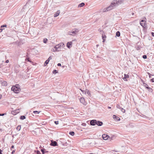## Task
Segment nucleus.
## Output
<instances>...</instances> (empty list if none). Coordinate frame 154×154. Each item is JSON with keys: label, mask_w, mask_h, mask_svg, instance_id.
<instances>
[{"label": "nucleus", "mask_w": 154, "mask_h": 154, "mask_svg": "<svg viewBox=\"0 0 154 154\" xmlns=\"http://www.w3.org/2000/svg\"><path fill=\"white\" fill-rule=\"evenodd\" d=\"M123 0H114L113 1L109 7L103 10V12H105L112 9L119 5L123 3Z\"/></svg>", "instance_id": "nucleus-1"}, {"label": "nucleus", "mask_w": 154, "mask_h": 154, "mask_svg": "<svg viewBox=\"0 0 154 154\" xmlns=\"http://www.w3.org/2000/svg\"><path fill=\"white\" fill-rule=\"evenodd\" d=\"M90 124L91 125L94 126L96 125L98 126H101L103 124L102 122L94 119L91 120Z\"/></svg>", "instance_id": "nucleus-2"}, {"label": "nucleus", "mask_w": 154, "mask_h": 154, "mask_svg": "<svg viewBox=\"0 0 154 154\" xmlns=\"http://www.w3.org/2000/svg\"><path fill=\"white\" fill-rule=\"evenodd\" d=\"M79 30L77 29H72V31H69L68 32V34L70 35L75 36L79 32Z\"/></svg>", "instance_id": "nucleus-3"}, {"label": "nucleus", "mask_w": 154, "mask_h": 154, "mask_svg": "<svg viewBox=\"0 0 154 154\" xmlns=\"http://www.w3.org/2000/svg\"><path fill=\"white\" fill-rule=\"evenodd\" d=\"M11 90L15 93H18L19 92L20 89V88H17V87L13 86L11 88Z\"/></svg>", "instance_id": "nucleus-4"}, {"label": "nucleus", "mask_w": 154, "mask_h": 154, "mask_svg": "<svg viewBox=\"0 0 154 154\" xmlns=\"http://www.w3.org/2000/svg\"><path fill=\"white\" fill-rule=\"evenodd\" d=\"M50 145L54 146H58V144L57 142L53 140L51 141Z\"/></svg>", "instance_id": "nucleus-5"}, {"label": "nucleus", "mask_w": 154, "mask_h": 154, "mask_svg": "<svg viewBox=\"0 0 154 154\" xmlns=\"http://www.w3.org/2000/svg\"><path fill=\"white\" fill-rule=\"evenodd\" d=\"M146 23V21L143 20H141L140 22V25L143 27H145Z\"/></svg>", "instance_id": "nucleus-6"}, {"label": "nucleus", "mask_w": 154, "mask_h": 154, "mask_svg": "<svg viewBox=\"0 0 154 154\" xmlns=\"http://www.w3.org/2000/svg\"><path fill=\"white\" fill-rule=\"evenodd\" d=\"M102 137L103 138V139L104 140H105L108 139L109 138H110L109 135H108L107 134H104L102 135Z\"/></svg>", "instance_id": "nucleus-7"}, {"label": "nucleus", "mask_w": 154, "mask_h": 154, "mask_svg": "<svg viewBox=\"0 0 154 154\" xmlns=\"http://www.w3.org/2000/svg\"><path fill=\"white\" fill-rule=\"evenodd\" d=\"M102 38L103 40V42H104L105 41V38H106V36L105 35V33L103 31H102Z\"/></svg>", "instance_id": "nucleus-8"}, {"label": "nucleus", "mask_w": 154, "mask_h": 154, "mask_svg": "<svg viewBox=\"0 0 154 154\" xmlns=\"http://www.w3.org/2000/svg\"><path fill=\"white\" fill-rule=\"evenodd\" d=\"M60 47V45L59 44L56 45L54 47L55 50L54 51H59L58 50V48Z\"/></svg>", "instance_id": "nucleus-9"}, {"label": "nucleus", "mask_w": 154, "mask_h": 154, "mask_svg": "<svg viewBox=\"0 0 154 154\" xmlns=\"http://www.w3.org/2000/svg\"><path fill=\"white\" fill-rule=\"evenodd\" d=\"M80 102L83 104H85V99L84 98L82 97L80 98Z\"/></svg>", "instance_id": "nucleus-10"}, {"label": "nucleus", "mask_w": 154, "mask_h": 154, "mask_svg": "<svg viewBox=\"0 0 154 154\" xmlns=\"http://www.w3.org/2000/svg\"><path fill=\"white\" fill-rule=\"evenodd\" d=\"M113 117L115 120H117V121H119L120 120V118L116 115H113Z\"/></svg>", "instance_id": "nucleus-11"}, {"label": "nucleus", "mask_w": 154, "mask_h": 154, "mask_svg": "<svg viewBox=\"0 0 154 154\" xmlns=\"http://www.w3.org/2000/svg\"><path fill=\"white\" fill-rule=\"evenodd\" d=\"M72 42H68L66 44V46L68 48H70V46L72 45Z\"/></svg>", "instance_id": "nucleus-12"}, {"label": "nucleus", "mask_w": 154, "mask_h": 154, "mask_svg": "<svg viewBox=\"0 0 154 154\" xmlns=\"http://www.w3.org/2000/svg\"><path fill=\"white\" fill-rule=\"evenodd\" d=\"M1 83L3 86H6L7 85V83L6 81H3L2 82L1 81Z\"/></svg>", "instance_id": "nucleus-13"}, {"label": "nucleus", "mask_w": 154, "mask_h": 154, "mask_svg": "<svg viewBox=\"0 0 154 154\" xmlns=\"http://www.w3.org/2000/svg\"><path fill=\"white\" fill-rule=\"evenodd\" d=\"M129 77V76L128 75L125 74V76L124 78H123V79L125 81H127V80H126V79L128 78Z\"/></svg>", "instance_id": "nucleus-14"}, {"label": "nucleus", "mask_w": 154, "mask_h": 154, "mask_svg": "<svg viewBox=\"0 0 154 154\" xmlns=\"http://www.w3.org/2000/svg\"><path fill=\"white\" fill-rule=\"evenodd\" d=\"M60 13V12H59V11H57L56 13L54 15V17H56L58 16L59 15Z\"/></svg>", "instance_id": "nucleus-15"}, {"label": "nucleus", "mask_w": 154, "mask_h": 154, "mask_svg": "<svg viewBox=\"0 0 154 154\" xmlns=\"http://www.w3.org/2000/svg\"><path fill=\"white\" fill-rule=\"evenodd\" d=\"M85 5V3L83 2H82L79 5L78 7H83Z\"/></svg>", "instance_id": "nucleus-16"}, {"label": "nucleus", "mask_w": 154, "mask_h": 154, "mask_svg": "<svg viewBox=\"0 0 154 154\" xmlns=\"http://www.w3.org/2000/svg\"><path fill=\"white\" fill-rule=\"evenodd\" d=\"M116 35L118 37H119L120 36V33L119 31H118L116 32Z\"/></svg>", "instance_id": "nucleus-17"}, {"label": "nucleus", "mask_w": 154, "mask_h": 154, "mask_svg": "<svg viewBox=\"0 0 154 154\" xmlns=\"http://www.w3.org/2000/svg\"><path fill=\"white\" fill-rule=\"evenodd\" d=\"M49 60H47L45 62L44 65L45 66H46L47 65L48 63L49 62V61H48Z\"/></svg>", "instance_id": "nucleus-18"}, {"label": "nucleus", "mask_w": 154, "mask_h": 154, "mask_svg": "<svg viewBox=\"0 0 154 154\" xmlns=\"http://www.w3.org/2000/svg\"><path fill=\"white\" fill-rule=\"evenodd\" d=\"M26 119L25 116H20V119L21 120H23Z\"/></svg>", "instance_id": "nucleus-19"}, {"label": "nucleus", "mask_w": 154, "mask_h": 154, "mask_svg": "<svg viewBox=\"0 0 154 154\" xmlns=\"http://www.w3.org/2000/svg\"><path fill=\"white\" fill-rule=\"evenodd\" d=\"M21 128V125H18L17 127L16 128V129L17 130H18V131H19L20 130Z\"/></svg>", "instance_id": "nucleus-20"}, {"label": "nucleus", "mask_w": 154, "mask_h": 154, "mask_svg": "<svg viewBox=\"0 0 154 154\" xmlns=\"http://www.w3.org/2000/svg\"><path fill=\"white\" fill-rule=\"evenodd\" d=\"M146 88L149 89V91L150 92H152V89L149 87H146Z\"/></svg>", "instance_id": "nucleus-21"}, {"label": "nucleus", "mask_w": 154, "mask_h": 154, "mask_svg": "<svg viewBox=\"0 0 154 154\" xmlns=\"http://www.w3.org/2000/svg\"><path fill=\"white\" fill-rule=\"evenodd\" d=\"M87 93L88 95H90V92L87 89H86L85 91V93Z\"/></svg>", "instance_id": "nucleus-22"}, {"label": "nucleus", "mask_w": 154, "mask_h": 154, "mask_svg": "<svg viewBox=\"0 0 154 154\" xmlns=\"http://www.w3.org/2000/svg\"><path fill=\"white\" fill-rule=\"evenodd\" d=\"M136 49L137 50H139L141 48V46L140 45H137L136 47Z\"/></svg>", "instance_id": "nucleus-23"}, {"label": "nucleus", "mask_w": 154, "mask_h": 154, "mask_svg": "<svg viewBox=\"0 0 154 154\" xmlns=\"http://www.w3.org/2000/svg\"><path fill=\"white\" fill-rule=\"evenodd\" d=\"M69 134L72 136H74L75 134V133L74 131H71L69 132Z\"/></svg>", "instance_id": "nucleus-24"}, {"label": "nucleus", "mask_w": 154, "mask_h": 154, "mask_svg": "<svg viewBox=\"0 0 154 154\" xmlns=\"http://www.w3.org/2000/svg\"><path fill=\"white\" fill-rule=\"evenodd\" d=\"M52 73L53 74H55L56 73H58V71L56 70H53Z\"/></svg>", "instance_id": "nucleus-25"}, {"label": "nucleus", "mask_w": 154, "mask_h": 154, "mask_svg": "<svg viewBox=\"0 0 154 154\" xmlns=\"http://www.w3.org/2000/svg\"><path fill=\"white\" fill-rule=\"evenodd\" d=\"M59 44H60V47H64V45L63 43H60Z\"/></svg>", "instance_id": "nucleus-26"}, {"label": "nucleus", "mask_w": 154, "mask_h": 154, "mask_svg": "<svg viewBox=\"0 0 154 154\" xmlns=\"http://www.w3.org/2000/svg\"><path fill=\"white\" fill-rule=\"evenodd\" d=\"M25 60H27L29 62L31 63H32V62L30 60V59L28 57L27 58H26L25 59Z\"/></svg>", "instance_id": "nucleus-27"}, {"label": "nucleus", "mask_w": 154, "mask_h": 154, "mask_svg": "<svg viewBox=\"0 0 154 154\" xmlns=\"http://www.w3.org/2000/svg\"><path fill=\"white\" fill-rule=\"evenodd\" d=\"M33 113L34 114H38L39 113V112L37 111H35L33 112Z\"/></svg>", "instance_id": "nucleus-28"}, {"label": "nucleus", "mask_w": 154, "mask_h": 154, "mask_svg": "<svg viewBox=\"0 0 154 154\" xmlns=\"http://www.w3.org/2000/svg\"><path fill=\"white\" fill-rule=\"evenodd\" d=\"M45 149H41V152H42V154H44V153H45Z\"/></svg>", "instance_id": "nucleus-29"}, {"label": "nucleus", "mask_w": 154, "mask_h": 154, "mask_svg": "<svg viewBox=\"0 0 154 154\" xmlns=\"http://www.w3.org/2000/svg\"><path fill=\"white\" fill-rule=\"evenodd\" d=\"M142 57L144 59H146L147 58V56L146 55H143L142 56Z\"/></svg>", "instance_id": "nucleus-30"}, {"label": "nucleus", "mask_w": 154, "mask_h": 154, "mask_svg": "<svg viewBox=\"0 0 154 154\" xmlns=\"http://www.w3.org/2000/svg\"><path fill=\"white\" fill-rule=\"evenodd\" d=\"M6 26H7L6 25L4 24V25H2L1 26V27L2 28H3V27H6Z\"/></svg>", "instance_id": "nucleus-31"}, {"label": "nucleus", "mask_w": 154, "mask_h": 154, "mask_svg": "<svg viewBox=\"0 0 154 154\" xmlns=\"http://www.w3.org/2000/svg\"><path fill=\"white\" fill-rule=\"evenodd\" d=\"M148 74L149 75V78H151V76L153 75L151 74L149 72H148Z\"/></svg>", "instance_id": "nucleus-32"}, {"label": "nucleus", "mask_w": 154, "mask_h": 154, "mask_svg": "<svg viewBox=\"0 0 154 154\" xmlns=\"http://www.w3.org/2000/svg\"><path fill=\"white\" fill-rule=\"evenodd\" d=\"M47 40H48L47 39H44L43 41L44 43H47Z\"/></svg>", "instance_id": "nucleus-33"}, {"label": "nucleus", "mask_w": 154, "mask_h": 154, "mask_svg": "<svg viewBox=\"0 0 154 154\" xmlns=\"http://www.w3.org/2000/svg\"><path fill=\"white\" fill-rule=\"evenodd\" d=\"M121 111L123 113H125V110L123 108L122 109Z\"/></svg>", "instance_id": "nucleus-34"}, {"label": "nucleus", "mask_w": 154, "mask_h": 154, "mask_svg": "<svg viewBox=\"0 0 154 154\" xmlns=\"http://www.w3.org/2000/svg\"><path fill=\"white\" fill-rule=\"evenodd\" d=\"M36 153H37V154H42L40 153V152L38 150L37 151Z\"/></svg>", "instance_id": "nucleus-35"}, {"label": "nucleus", "mask_w": 154, "mask_h": 154, "mask_svg": "<svg viewBox=\"0 0 154 154\" xmlns=\"http://www.w3.org/2000/svg\"><path fill=\"white\" fill-rule=\"evenodd\" d=\"M58 121H55L54 122V123L56 125H58Z\"/></svg>", "instance_id": "nucleus-36"}, {"label": "nucleus", "mask_w": 154, "mask_h": 154, "mask_svg": "<svg viewBox=\"0 0 154 154\" xmlns=\"http://www.w3.org/2000/svg\"><path fill=\"white\" fill-rule=\"evenodd\" d=\"M150 81L152 82H154V78L151 79H150Z\"/></svg>", "instance_id": "nucleus-37"}, {"label": "nucleus", "mask_w": 154, "mask_h": 154, "mask_svg": "<svg viewBox=\"0 0 154 154\" xmlns=\"http://www.w3.org/2000/svg\"><path fill=\"white\" fill-rule=\"evenodd\" d=\"M144 86L146 88V87H148V86L146 84V83H144Z\"/></svg>", "instance_id": "nucleus-38"}, {"label": "nucleus", "mask_w": 154, "mask_h": 154, "mask_svg": "<svg viewBox=\"0 0 154 154\" xmlns=\"http://www.w3.org/2000/svg\"><path fill=\"white\" fill-rule=\"evenodd\" d=\"M52 58L51 56L49 57L48 58L47 60H49L48 61H50V60Z\"/></svg>", "instance_id": "nucleus-39"}, {"label": "nucleus", "mask_w": 154, "mask_h": 154, "mask_svg": "<svg viewBox=\"0 0 154 154\" xmlns=\"http://www.w3.org/2000/svg\"><path fill=\"white\" fill-rule=\"evenodd\" d=\"M5 114H6L5 113L0 114V116H3L5 115Z\"/></svg>", "instance_id": "nucleus-40"}, {"label": "nucleus", "mask_w": 154, "mask_h": 154, "mask_svg": "<svg viewBox=\"0 0 154 154\" xmlns=\"http://www.w3.org/2000/svg\"><path fill=\"white\" fill-rule=\"evenodd\" d=\"M15 152V150H13L12 151V152H11V154H13Z\"/></svg>", "instance_id": "nucleus-41"}, {"label": "nucleus", "mask_w": 154, "mask_h": 154, "mask_svg": "<svg viewBox=\"0 0 154 154\" xmlns=\"http://www.w3.org/2000/svg\"><path fill=\"white\" fill-rule=\"evenodd\" d=\"M3 29H4L2 28L0 29V32H2Z\"/></svg>", "instance_id": "nucleus-42"}, {"label": "nucleus", "mask_w": 154, "mask_h": 154, "mask_svg": "<svg viewBox=\"0 0 154 154\" xmlns=\"http://www.w3.org/2000/svg\"><path fill=\"white\" fill-rule=\"evenodd\" d=\"M57 65L58 66H61V64L60 63H58Z\"/></svg>", "instance_id": "nucleus-43"}, {"label": "nucleus", "mask_w": 154, "mask_h": 154, "mask_svg": "<svg viewBox=\"0 0 154 154\" xmlns=\"http://www.w3.org/2000/svg\"><path fill=\"white\" fill-rule=\"evenodd\" d=\"M82 125L83 126H85L86 125V124L85 123H82Z\"/></svg>", "instance_id": "nucleus-44"}, {"label": "nucleus", "mask_w": 154, "mask_h": 154, "mask_svg": "<svg viewBox=\"0 0 154 154\" xmlns=\"http://www.w3.org/2000/svg\"><path fill=\"white\" fill-rule=\"evenodd\" d=\"M151 34L152 36H154V32H152Z\"/></svg>", "instance_id": "nucleus-45"}, {"label": "nucleus", "mask_w": 154, "mask_h": 154, "mask_svg": "<svg viewBox=\"0 0 154 154\" xmlns=\"http://www.w3.org/2000/svg\"><path fill=\"white\" fill-rule=\"evenodd\" d=\"M8 62H9V60H6L5 61V63H8Z\"/></svg>", "instance_id": "nucleus-46"}, {"label": "nucleus", "mask_w": 154, "mask_h": 154, "mask_svg": "<svg viewBox=\"0 0 154 154\" xmlns=\"http://www.w3.org/2000/svg\"><path fill=\"white\" fill-rule=\"evenodd\" d=\"M80 90L83 92H85V91L84 90H82L81 89H80Z\"/></svg>", "instance_id": "nucleus-47"}, {"label": "nucleus", "mask_w": 154, "mask_h": 154, "mask_svg": "<svg viewBox=\"0 0 154 154\" xmlns=\"http://www.w3.org/2000/svg\"><path fill=\"white\" fill-rule=\"evenodd\" d=\"M100 32H102V31H103L102 30H101L100 29L99 30H98Z\"/></svg>", "instance_id": "nucleus-48"}, {"label": "nucleus", "mask_w": 154, "mask_h": 154, "mask_svg": "<svg viewBox=\"0 0 154 154\" xmlns=\"http://www.w3.org/2000/svg\"><path fill=\"white\" fill-rule=\"evenodd\" d=\"M14 148V145H12L11 146V149H13Z\"/></svg>", "instance_id": "nucleus-49"}, {"label": "nucleus", "mask_w": 154, "mask_h": 154, "mask_svg": "<svg viewBox=\"0 0 154 154\" xmlns=\"http://www.w3.org/2000/svg\"><path fill=\"white\" fill-rule=\"evenodd\" d=\"M2 150L1 149H0V154H2Z\"/></svg>", "instance_id": "nucleus-50"}, {"label": "nucleus", "mask_w": 154, "mask_h": 154, "mask_svg": "<svg viewBox=\"0 0 154 154\" xmlns=\"http://www.w3.org/2000/svg\"><path fill=\"white\" fill-rule=\"evenodd\" d=\"M2 95L1 94H0V99L2 97Z\"/></svg>", "instance_id": "nucleus-51"}, {"label": "nucleus", "mask_w": 154, "mask_h": 154, "mask_svg": "<svg viewBox=\"0 0 154 154\" xmlns=\"http://www.w3.org/2000/svg\"><path fill=\"white\" fill-rule=\"evenodd\" d=\"M108 109H111V107H110V106H108Z\"/></svg>", "instance_id": "nucleus-52"}, {"label": "nucleus", "mask_w": 154, "mask_h": 154, "mask_svg": "<svg viewBox=\"0 0 154 154\" xmlns=\"http://www.w3.org/2000/svg\"><path fill=\"white\" fill-rule=\"evenodd\" d=\"M65 67V66H62V67L63 68H64V67Z\"/></svg>", "instance_id": "nucleus-53"}, {"label": "nucleus", "mask_w": 154, "mask_h": 154, "mask_svg": "<svg viewBox=\"0 0 154 154\" xmlns=\"http://www.w3.org/2000/svg\"><path fill=\"white\" fill-rule=\"evenodd\" d=\"M149 39L150 40L151 39V37H150L149 38Z\"/></svg>", "instance_id": "nucleus-54"}, {"label": "nucleus", "mask_w": 154, "mask_h": 154, "mask_svg": "<svg viewBox=\"0 0 154 154\" xmlns=\"http://www.w3.org/2000/svg\"><path fill=\"white\" fill-rule=\"evenodd\" d=\"M134 13H132V15H134Z\"/></svg>", "instance_id": "nucleus-55"}, {"label": "nucleus", "mask_w": 154, "mask_h": 154, "mask_svg": "<svg viewBox=\"0 0 154 154\" xmlns=\"http://www.w3.org/2000/svg\"><path fill=\"white\" fill-rule=\"evenodd\" d=\"M2 65V64H0V68L1 67V66Z\"/></svg>", "instance_id": "nucleus-56"}, {"label": "nucleus", "mask_w": 154, "mask_h": 154, "mask_svg": "<svg viewBox=\"0 0 154 154\" xmlns=\"http://www.w3.org/2000/svg\"><path fill=\"white\" fill-rule=\"evenodd\" d=\"M48 151H46L45 152L48 153Z\"/></svg>", "instance_id": "nucleus-57"}, {"label": "nucleus", "mask_w": 154, "mask_h": 154, "mask_svg": "<svg viewBox=\"0 0 154 154\" xmlns=\"http://www.w3.org/2000/svg\"><path fill=\"white\" fill-rule=\"evenodd\" d=\"M98 46H99V45H97V47Z\"/></svg>", "instance_id": "nucleus-58"}]
</instances>
